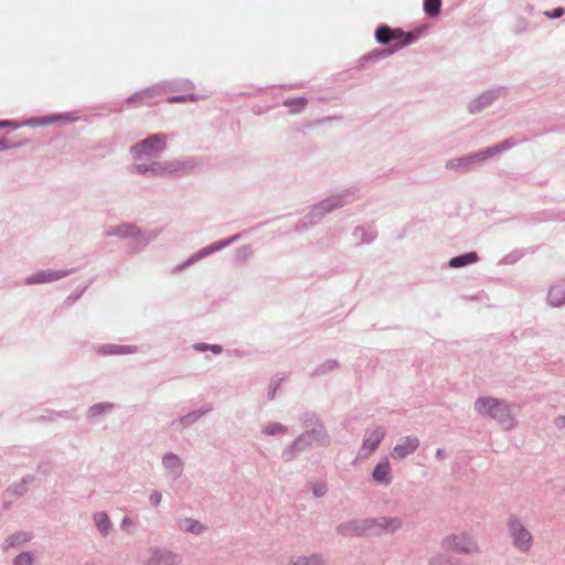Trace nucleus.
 Wrapping results in <instances>:
<instances>
[{
	"label": "nucleus",
	"mask_w": 565,
	"mask_h": 565,
	"mask_svg": "<svg viewBox=\"0 0 565 565\" xmlns=\"http://www.w3.org/2000/svg\"><path fill=\"white\" fill-rule=\"evenodd\" d=\"M299 422L303 431L281 452L285 462L292 461L299 454L309 450L313 446H324L329 436L324 424L315 412H305L299 415Z\"/></svg>",
	"instance_id": "nucleus-1"
},
{
	"label": "nucleus",
	"mask_w": 565,
	"mask_h": 565,
	"mask_svg": "<svg viewBox=\"0 0 565 565\" xmlns=\"http://www.w3.org/2000/svg\"><path fill=\"white\" fill-rule=\"evenodd\" d=\"M358 192L356 188H349L313 204L310 211L296 223L295 231L300 233L309 226L320 223L327 214L353 202L356 199Z\"/></svg>",
	"instance_id": "nucleus-2"
},
{
	"label": "nucleus",
	"mask_w": 565,
	"mask_h": 565,
	"mask_svg": "<svg viewBox=\"0 0 565 565\" xmlns=\"http://www.w3.org/2000/svg\"><path fill=\"white\" fill-rule=\"evenodd\" d=\"M374 36L379 44L390 45L386 49L394 50V53H396L401 49L415 43L418 39V33L381 24L376 28Z\"/></svg>",
	"instance_id": "nucleus-3"
},
{
	"label": "nucleus",
	"mask_w": 565,
	"mask_h": 565,
	"mask_svg": "<svg viewBox=\"0 0 565 565\" xmlns=\"http://www.w3.org/2000/svg\"><path fill=\"white\" fill-rule=\"evenodd\" d=\"M107 236H116L121 239H131L128 245V249L130 253H138L158 236V232L151 231L142 233L141 230L134 223H121L111 227L107 232Z\"/></svg>",
	"instance_id": "nucleus-4"
},
{
	"label": "nucleus",
	"mask_w": 565,
	"mask_h": 565,
	"mask_svg": "<svg viewBox=\"0 0 565 565\" xmlns=\"http://www.w3.org/2000/svg\"><path fill=\"white\" fill-rule=\"evenodd\" d=\"M493 157L494 146H490L483 150L447 160L445 168L458 174H467L482 168Z\"/></svg>",
	"instance_id": "nucleus-5"
},
{
	"label": "nucleus",
	"mask_w": 565,
	"mask_h": 565,
	"mask_svg": "<svg viewBox=\"0 0 565 565\" xmlns=\"http://www.w3.org/2000/svg\"><path fill=\"white\" fill-rule=\"evenodd\" d=\"M167 141L168 136L166 134H153L130 146L129 153L136 161L157 159L166 151Z\"/></svg>",
	"instance_id": "nucleus-6"
},
{
	"label": "nucleus",
	"mask_w": 565,
	"mask_h": 565,
	"mask_svg": "<svg viewBox=\"0 0 565 565\" xmlns=\"http://www.w3.org/2000/svg\"><path fill=\"white\" fill-rule=\"evenodd\" d=\"M196 162L193 159H172L150 162L151 178L175 179L191 173Z\"/></svg>",
	"instance_id": "nucleus-7"
},
{
	"label": "nucleus",
	"mask_w": 565,
	"mask_h": 565,
	"mask_svg": "<svg viewBox=\"0 0 565 565\" xmlns=\"http://www.w3.org/2000/svg\"><path fill=\"white\" fill-rule=\"evenodd\" d=\"M247 233V231H243L241 233H237L231 237H227V238H224V239H221V241H217V242H214L203 248H201L200 250H198L196 253H194L193 255H191L188 259H185L183 263L179 264L174 269L173 271L174 273H179V271H182L183 269H185L186 267L193 265L194 263L216 253V252H220L222 249H224L225 247L230 246L231 244L237 242L239 238H242L245 234Z\"/></svg>",
	"instance_id": "nucleus-8"
},
{
	"label": "nucleus",
	"mask_w": 565,
	"mask_h": 565,
	"mask_svg": "<svg viewBox=\"0 0 565 565\" xmlns=\"http://www.w3.org/2000/svg\"><path fill=\"white\" fill-rule=\"evenodd\" d=\"M402 525L403 520L397 516H377L365 519L366 536H380L383 534L395 533L402 527Z\"/></svg>",
	"instance_id": "nucleus-9"
},
{
	"label": "nucleus",
	"mask_w": 565,
	"mask_h": 565,
	"mask_svg": "<svg viewBox=\"0 0 565 565\" xmlns=\"http://www.w3.org/2000/svg\"><path fill=\"white\" fill-rule=\"evenodd\" d=\"M441 547L459 554H475L479 552L475 539L465 533L446 536L441 542Z\"/></svg>",
	"instance_id": "nucleus-10"
},
{
	"label": "nucleus",
	"mask_w": 565,
	"mask_h": 565,
	"mask_svg": "<svg viewBox=\"0 0 565 565\" xmlns=\"http://www.w3.org/2000/svg\"><path fill=\"white\" fill-rule=\"evenodd\" d=\"M386 429L383 426H375L372 429H367L362 446L359 450L360 458H367L371 456L380 446L384 437L386 436Z\"/></svg>",
	"instance_id": "nucleus-11"
},
{
	"label": "nucleus",
	"mask_w": 565,
	"mask_h": 565,
	"mask_svg": "<svg viewBox=\"0 0 565 565\" xmlns=\"http://www.w3.org/2000/svg\"><path fill=\"white\" fill-rule=\"evenodd\" d=\"M75 273V269H66V270H40L33 275L28 276L24 279L25 285H36V284H47L60 280L68 275Z\"/></svg>",
	"instance_id": "nucleus-12"
},
{
	"label": "nucleus",
	"mask_w": 565,
	"mask_h": 565,
	"mask_svg": "<svg viewBox=\"0 0 565 565\" xmlns=\"http://www.w3.org/2000/svg\"><path fill=\"white\" fill-rule=\"evenodd\" d=\"M149 553L145 565H179L181 562L179 554L167 548L152 547Z\"/></svg>",
	"instance_id": "nucleus-13"
},
{
	"label": "nucleus",
	"mask_w": 565,
	"mask_h": 565,
	"mask_svg": "<svg viewBox=\"0 0 565 565\" xmlns=\"http://www.w3.org/2000/svg\"><path fill=\"white\" fill-rule=\"evenodd\" d=\"M509 530L513 539V544L521 551H527L532 544V535L518 520H510Z\"/></svg>",
	"instance_id": "nucleus-14"
},
{
	"label": "nucleus",
	"mask_w": 565,
	"mask_h": 565,
	"mask_svg": "<svg viewBox=\"0 0 565 565\" xmlns=\"http://www.w3.org/2000/svg\"><path fill=\"white\" fill-rule=\"evenodd\" d=\"M419 439L416 436H406L402 438L393 448L391 456L399 461L414 454L419 447Z\"/></svg>",
	"instance_id": "nucleus-15"
},
{
	"label": "nucleus",
	"mask_w": 565,
	"mask_h": 565,
	"mask_svg": "<svg viewBox=\"0 0 565 565\" xmlns=\"http://www.w3.org/2000/svg\"><path fill=\"white\" fill-rule=\"evenodd\" d=\"M335 532L344 537L366 536L365 519H352L337 525Z\"/></svg>",
	"instance_id": "nucleus-16"
},
{
	"label": "nucleus",
	"mask_w": 565,
	"mask_h": 565,
	"mask_svg": "<svg viewBox=\"0 0 565 565\" xmlns=\"http://www.w3.org/2000/svg\"><path fill=\"white\" fill-rule=\"evenodd\" d=\"M162 467L166 471L167 477L175 481L178 480L184 470V463L181 458L174 452H167L162 457Z\"/></svg>",
	"instance_id": "nucleus-17"
},
{
	"label": "nucleus",
	"mask_w": 565,
	"mask_h": 565,
	"mask_svg": "<svg viewBox=\"0 0 565 565\" xmlns=\"http://www.w3.org/2000/svg\"><path fill=\"white\" fill-rule=\"evenodd\" d=\"M212 406L205 404L196 411L190 412L186 415L180 416L171 423V426L175 429H183L195 424L201 417L212 412Z\"/></svg>",
	"instance_id": "nucleus-18"
},
{
	"label": "nucleus",
	"mask_w": 565,
	"mask_h": 565,
	"mask_svg": "<svg viewBox=\"0 0 565 565\" xmlns=\"http://www.w3.org/2000/svg\"><path fill=\"white\" fill-rule=\"evenodd\" d=\"M373 480L382 486H390L392 483V467L387 457L382 458L372 471Z\"/></svg>",
	"instance_id": "nucleus-19"
},
{
	"label": "nucleus",
	"mask_w": 565,
	"mask_h": 565,
	"mask_svg": "<svg viewBox=\"0 0 565 565\" xmlns=\"http://www.w3.org/2000/svg\"><path fill=\"white\" fill-rule=\"evenodd\" d=\"M394 54V50H390L386 47H377L374 49L366 54L362 55L358 63L360 68H365L371 64H375L382 60L387 58L388 56Z\"/></svg>",
	"instance_id": "nucleus-20"
},
{
	"label": "nucleus",
	"mask_w": 565,
	"mask_h": 565,
	"mask_svg": "<svg viewBox=\"0 0 565 565\" xmlns=\"http://www.w3.org/2000/svg\"><path fill=\"white\" fill-rule=\"evenodd\" d=\"M494 102V90L487 89L468 104V110L470 114L481 113L483 109L488 108Z\"/></svg>",
	"instance_id": "nucleus-21"
},
{
	"label": "nucleus",
	"mask_w": 565,
	"mask_h": 565,
	"mask_svg": "<svg viewBox=\"0 0 565 565\" xmlns=\"http://www.w3.org/2000/svg\"><path fill=\"white\" fill-rule=\"evenodd\" d=\"M97 352L103 355H125V354H135L139 352V348L137 345H127V344H102L98 347Z\"/></svg>",
	"instance_id": "nucleus-22"
},
{
	"label": "nucleus",
	"mask_w": 565,
	"mask_h": 565,
	"mask_svg": "<svg viewBox=\"0 0 565 565\" xmlns=\"http://www.w3.org/2000/svg\"><path fill=\"white\" fill-rule=\"evenodd\" d=\"M163 94L164 93L162 90V86H161V82H160L151 87L136 92L135 94H132L131 96H129L126 99V103L132 104V103H137V102L143 100V99H154Z\"/></svg>",
	"instance_id": "nucleus-23"
},
{
	"label": "nucleus",
	"mask_w": 565,
	"mask_h": 565,
	"mask_svg": "<svg viewBox=\"0 0 565 565\" xmlns=\"http://www.w3.org/2000/svg\"><path fill=\"white\" fill-rule=\"evenodd\" d=\"M161 86L164 94L169 92H188L194 88V84L186 78L163 81L161 82Z\"/></svg>",
	"instance_id": "nucleus-24"
},
{
	"label": "nucleus",
	"mask_w": 565,
	"mask_h": 565,
	"mask_svg": "<svg viewBox=\"0 0 565 565\" xmlns=\"http://www.w3.org/2000/svg\"><path fill=\"white\" fill-rule=\"evenodd\" d=\"M93 522L103 537H107L110 534L113 530V524L106 512H95L93 514Z\"/></svg>",
	"instance_id": "nucleus-25"
},
{
	"label": "nucleus",
	"mask_w": 565,
	"mask_h": 565,
	"mask_svg": "<svg viewBox=\"0 0 565 565\" xmlns=\"http://www.w3.org/2000/svg\"><path fill=\"white\" fill-rule=\"evenodd\" d=\"M178 527L179 530L192 533L195 535H201L206 531V526L199 522L198 520H194L192 518H181L178 520Z\"/></svg>",
	"instance_id": "nucleus-26"
},
{
	"label": "nucleus",
	"mask_w": 565,
	"mask_h": 565,
	"mask_svg": "<svg viewBox=\"0 0 565 565\" xmlns=\"http://www.w3.org/2000/svg\"><path fill=\"white\" fill-rule=\"evenodd\" d=\"M478 260L479 255L476 252H469L450 258L448 262V266L451 268H461L475 264Z\"/></svg>",
	"instance_id": "nucleus-27"
},
{
	"label": "nucleus",
	"mask_w": 565,
	"mask_h": 565,
	"mask_svg": "<svg viewBox=\"0 0 565 565\" xmlns=\"http://www.w3.org/2000/svg\"><path fill=\"white\" fill-rule=\"evenodd\" d=\"M475 409L481 416L494 417V398L479 397L475 403Z\"/></svg>",
	"instance_id": "nucleus-28"
},
{
	"label": "nucleus",
	"mask_w": 565,
	"mask_h": 565,
	"mask_svg": "<svg viewBox=\"0 0 565 565\" xmlns=\"http://www.w3.org/2000/svg\"><path fill=\"white\" fill-rule=\"evenodd\" d=\"M30 540H31L30 534H28L25 532H15V533L9 535L4 540V542L2 544V550L8 551L9 548L21 546V545L25 544L26 542H29Z\"/></svg>",
	"instance_id": "nucleus-29"
},
{
	"label": "nucleus",
	"mask_w": 565,
	"mask_h": 565,
	"mask_svg": "<svg viewBox=\"0 0 565 565\" xmlns=\"http://www.w3.org/2000/svg\"><path fill=\"white\" fill-rule=\"evenodd\" d=\"M288 565H326L324 556L321 553H313L311 555L298 556Z\"/></svg>",
	"instance_id": "nucleus-30"
},
{
	"label": "nucleus",
	"mask_w": 565,
	"mask_h": 565,
	"mask_svg": "<svg viewBox=\"0 0 565 565\" xmlns=\"http://www.w3.org/2000/svg\"><path fill=\"white\" fill-rule=\"evenodd\" d=\"M497 420L504 429H510L513 426V417L509 407L502 403L497 402Z\"/></svg>",
	"instance_id": "nucleus-31"
},
{
	"label": "nucleus",
	"mask_w": 565,
	"mask_h": 565,
	"mask_svg": "<svg viewBox=\"0 0 565 565\" xmlns=\"http://www.w3.org/2000/svg\"><path fill=\"white\" fill-rule=\"evenodd\" d=\"M287 433L288 427L277 422H268L262 426V434L266 436H282Z\"/></svg>",
	"instance_id": "nucleus-32"
},
{
	"label": "nucleus",
	"mask_w": 565,
	"mask_h": 565,
	"mask_svg": "<svg viewBox=\"0 0 565 565\" xmlns=\"http://www.w3.org/2000/svg\"><path fill=\"white\" fill-rule=\"evenodd\" d=\"M339 367L337 360L329 359L319 364L311 373L312 377H320Z\"/></svg>",
	"instance_id": "nucleus-33"
},
{
	"label": "nucleus",
	"mask_w": 565,
	"mask_h": 565,
	"mask_svg": "<svg viewBox=\"0 0 565 565\" xmlns=\"http://www.w3.org/2000/svg\"><path fill=\"white\" fill-rule=\"evenodd\" d=\"M354 239L358 244L366 243L370 244L375 239V233L372 231H367L363 226H356L352 233Z\"/></svg>",
	"instance_id": "nucleus-34"
},
{
	"label": "nucleus",
	"mask_w": 565,
	"mask_h": 565,
	"mask_svg": "<svg viewBox=\"0 0 565 565\" xmlns=\"http://www.w3.org/2000/svg\"><path fill=\"white\" fill-rule=\"evenodd\" d=\"M548 301L552 306H559L565 303V290L561 286H555L550 289Z\"/></svg>",
	"instance_id": "nucleus-35"
},
{
	"label": "nucleus",
	"mask_w": 565,
	"mask_h": 565,
	"mask_svg": "<svg viewBox=\"0 0 565 565\" xmlns=\"http://www.w3.org/2000/svg\"><path fill=\"white\" fill-rule=\"evenodd\" d=\"M33 479L34 478L32 476H25L20 482L11 486L7 491L21 497L28 491V486L33 481Z\"/></svg>",
	"instance_id": "nucleus-36"
},
{
	"label": "nucleus",
	"mask_w": 565,
	"mask_h": 565,
	"mask_svg": "<svg viewBox=\"0 0 565 565\" xmlns=\"http://www.w3.org/2000/svg\"><path fill=\"white\" fill-rule=\"evenodd\" d=\"M113 408H114V405L111 403H107V402L97 403L88 408L87 416L89 418H95V417L102 416L103 414H105L108 411H111Z\"/></svg>",
	"instance_id": "nucleus-37"
},
{
	"label": "nucleus",
	"mask_w": 565,
	"mask_h": 565,
	"mask_svg": "<svg viewBox=\"0 0 565 565\" xmlns=\"http://www.w3.org/2000/svg\"><path fill=\"white\" fill-rule=\"evenodd\" d=\"M307 99L305 97L287 98L284 106L289 107L291 113H300L305 109Z\"/></svg>",
	"instance_id": "nucleus-38"
},
{
	"label": "nucleus",
	"mask_w": 565,
	"mask_h": 565,
	"mask_svg": "<svg viewBox=\"0 0 565 565\" xmlns=\"http://www.w3.org/2000/svg\"><path fill=\"white\" fill-rule=\"evenodd\" d=\"M441 10V0H424V12L430 17L435 18L439 15Z\"/></svg>",
	"instance_id": "nucleus-39"
},
{
	"label": "nucleus",
	"mask_w": 565,
	"mask_h": 565,
	"mask_svg": "<svg viewBox=\"0 0 565 565\" xmlns=\"http://www.w3.org/2000/svg\"><path fill=\"white\" fill-rule=\"evenodd\" d=\"M35 554L31 551H25L18 554L13 561L12 565H34Z\"/></svg>",
	"instance_id": "nucleus-40"
},
{
	"label": "nucleus",
	"mask_w": 565,
	"mask_h": 565,
	"mask_svg": "<svg viewBox=\"0 0 565 565\" xmlns=\"http://www.w3.org/2000/svg\"><path fill=\"white\" fill-rule=\"evenodd\" d=\"M55 121H57V117H51V115H49V116H43V117H32V118L28 119L25 124L30 127H38V126L50 125Z\"/></svg>",
	"instance_id": "nucleus-41"
},
{
	"label": "nucleus",
	"mask_w": 565,
	"mask_h": 565,
	"mask_svg": "<svg viewBox=\"0 0 565 565\" xmlns=\"http://www.w3.org/2000/svg\"><path fill=\"white\" fill-rule=\"evenodd\" d=\"M93 282V279L89 280L86 285L82 287H77L73 292H71L67 298L65 299V303L67 306H72L74 302H76L83 294L86 291V289L89 287V285Z\"/></svg>",
	"instance_id": "nucleus-42"
},
{
	"label": "nucleus",
	"mask_w": 565,
	"mask_h": 565,
	"mask_svg": "<svg viewBox=\"0 0 565 565\" xmlns=\"http://www.w3.org/2000/svg\"><path fill=\"white\" fill-rule=\"evenodd\" d=\"M201 96L195 95L193 93L184 94V95H174L167 99L169 104H180L185 102H198Z\"/></svg>",
	"instance_id": "nucleus-43"
},
{
	"label": "nucleus",
	"mask_w": 565,
	"mask_h": 565,
	"mask_svg": "<svg viewBox=\"0 0 565 565\" xmlns=\"http://www.w3.org/2000/svg\"><path fill=\"white\" fill-rule=\"evenodd\" d=\"M253 255V248L250 245H243L236 250L235 258L238 263L247 262Z\"/></svg>",
	"instance_id": "nucleus-44"
},
{
	"label": "nucleus",
	"mask_w": 565,
	"mask_h": 565,
	"mask_svg": "<svg viewBox=\"0 0 565 565\" xmlns=\"http://www.w3.org/2000/svg\"><path fill=\"white\" fill-rule=\"evenodd\" d=\"M130 172L134 174L151 178L150 162L136 163L130 168Z\"/></svg>",
	"instance_id": "nucleus-45"
},
{
	"label": "nucleus",
	"mask_w": 565,
	"mask_h": 565,
	"mask_svg": "<svg viewBox=\"0 0 565 565\" xmlns=\"http://www.w3.org/2000/svg\"><path fill=\"white\" fill-rule=\"evenodd\" d=\"M193 348H194V350L201 351V352L210 350L215 354H220L223 351V348L220 344H207V343H202V342L195 343L193 345Z\"/></svg>",
	"instance_id": "nucleus-46"
},
{
	"label": "nucleus",
	"mask_w": 565,
	"mask_h": 565,
	"mask_svg": "<svg viewBox=\"0 0 565 565\" xmlns=\"http://www.w3.org/2000/svg\"><path fill=\"white\" fill-rule=\"evenodd\" d=\"M328 487L326 482H317L312 486V493L316 498H322L327 494Z\"/></svg>",
	"instance_id": "nucleus-47"
},
{
	"label": "nucleus",
	"mask_w": 565,
	"mask_h": 565,
	"mask_svg": "<svg viewBox=\"0 0 565 565\" xmlns=\"http://www.w3.org/2000/svg\"><path fill=\"white\" fill-rule=\"evenodd\" d=\"M448 562H450V557L446 556L445 554L438 553L435 556L430 557L428 564L429 565H448Z\"/></svg>",
	"instance_id": "nucleus-48"
},
{
	"label": "nucleus",
	"mask_w": 565,
	"mask_h": 565,
	"mask_svg": "<svg viewBox=\"0 0 565 565\" xmlns=\"http://www.w3.org/2000/svg\"><path fill=\"white\" fill-rule=\"evenodd\" d=\"M281 383V379L273 377L269 383L268 399H274L276 392Z\"/></svg>",
	"instance_id": "nucleus-49"
},
{
	"label": "nucleus",
	"mask_w": 565,
	"mask_h": 565,
	"mask_svg": "<svg viewBox=\"0 0 565 565\" xmlns=\"http://www.w3.org/2000/svg\"><path fill=\"white\" fill-rule=\"evenodd\" d=\"M162 493L159 490H153L149 495V503L152 507H158L161 503Z\"/></svg>",
	"instance_id": "nucleus-50"
},
{
	"label": "nucleus",
	"mask_w": 565,
	"mask_h": 565,
	"mask_svg": "<svg viewBox=\"0 0 565 565\" xmlns=\"http://www.w3.org/2000/svg\"><path fill=\"white\" fill-rule=\"evenodd\" d=\"M19 146H20L19 143H12V142L8 141L7 139H0V151L14 149Z\"/></svg>",
	"instance_id": "nucleus-51"
},
{
	"label": "nucleus",
	"mask_w": 565,
	"mask_h": 565,
	"mask_svg": "<svg viewBox=\"0 0 565 565\" xmlns=\"http://www.w3.org/2000/svg\"><path fill=\"white\" fill-rule=\"evenodd\" d=\"M51 117H57V121L58 120H65V121L72 122V121L76 120V118L72 114H70V113L58 114V115H51Z\"/></svg>",
	"instance_id": "nucleus-52"
},
{
	"label": "nucleus",
	"mask_w": 565,
	"mask_h": 565,
	"mask_svg": "<svg viewBox=\"0 0 565 565\" xmlns=\"http://www.w3.org/2000/svg\"><path fill=\"white\" fill-rule=\"evenodd\" d=\"M545 14L547 17H550V18H559V17H562L564 14V9L563 8H556L552 12H546Z\"/></svg>",
	"instance_id": "nucleus-53"
},
{
	"label": "nucleus",
	"mask_w": 565,
	"mask_h": 565,
	"mask_svg": "<svg viewBox=\"0 0 565 565\" xmlns=\"http://www.w3.org/2000/svg\"><path fill=\"white\" fill-rule=\"evenodd\" d=\"M4 127H13V128H18L19 125L15 124L14 121L12 120H0V128H4Z\"/></svg>",
	"instance_id": "nucleus-54"
},
{
	"label": "nucleus",
	"mask_w": 565,
	"mask_h": 565,
	"mask_svg": "<svg viewBox=\"0 0 565 565\" xmlns=\"http://www.w3.org/2000/svg\"><path fill=\"white\" fill-rule=\"evenodd\" d=\"M132 524V520L128 516H125L121 522H120V527L121 530H126L127 526L131 525Z\"/></svg>",
	"instance_id": "nucleus-55"
},
{
	"label": "nucleus",
	"mask_w": 565,
	"mask_h": 565,
	"mask_svg": "<svg viewBox=\"0 0 565 565\" xmlns=\"http://www.w3.org/2000/svg\"><path fill=\"white\" fill-rule=\"evenodd\" d=\"M436 458L443 461L446 458V451L443 448L436 450Z\"/></svg>",
	"instance_id": "nucleus-56"
},
{
	"label": "nucleus",
	"mask_w": 565,
	"mask_h": 565,
	"mask_svg": "<svg viewBox=\"0 0 565 565\" xmlns=\"http://www.w3.org/2000/svg\"><path fill=\"white\" fill-rule=\"evenodd\" d=\"M448 565H462V563L459 559L450 558V562H448Z\"/></svg>",
	"instance_id": "nucleus-57"
},
{
	"label": "nucleus",
	"mask_w": 565,
	"mask_h": 565,
	"mask_svg": "<svg viewBox=\"0 0 565 565\" xmlns=\"http://www.w3.org/2000/svg\"><path fill=\"white\" fill-rule=\"evenodd\" d=\"M557 425L558 426H564L565 425V418H559Z\"/></svg>",
	"instance_id": "nucleus-58"
},
{
	"label": "nucleus",
	"mask_w": 565,
	"mask_h": 565,
	"mask_svg": "<svg viewBox=\"0 0 565 565\" xmlns=\"http://www.w3.org/2000/svg\"><path fill=\"white\" fill-rule=\"evenodd\" d=\"M39 470H40V471H43L44 473L47 471V470L45 469V467H42V466H39Z\"/></svg>",
	"instance_id": "nucleus-59"
},
{
	"label": "nucleus",
	"mask_w": 565,
	"mask_h": 565,
	"mask_svg": "<svg viewBox=\"0 0 565 565\" xmlns=\"http://www.w3.org/2000/svg\"><path fill=\"white\" fill-rule=\"evenodd\" d=\"M39 470H40V471H43L44 473L47 471V470L45 469V467H42V466H39Z\"/></svg>",
	"instance_id": "nucleus-60"
},
{
	"label": "nucleus",
	"mask_w": 565,
	"mask_h": 565,
	"mask_svg": "<svg viewBox=\"0 0 565 565\" xmlns=\"http://www.w3.org/2000/svg\"><path fill=\"white\" fill-rule=\"evenodd\" d=\"M478 298H479V296H472L470 299L472 300V299H478Z\"/></svg>",
	"instance_id": "nucleus-61"
},
{
	"label": "nucleus",
	"mask_w": 565,
	"mask_h": 565,
	"mask_svg": "<svg viewBox=\"0 0 565 565\" xmlns=\"http://www.w3.org/2000/svg\"><path fill=\"white\" fill-rule=\"evenodd\" d=\"M85 565H95V564H92V563H86Z\"/></svg>",
	"instance_id": "nucleus-62"
}]
</instances>
